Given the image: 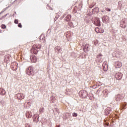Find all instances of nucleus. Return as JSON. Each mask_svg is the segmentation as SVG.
<instances>
[{
  "label": "nucleus",
  "instance_id": "nucleus-1",
  "mask_svg": "<svg viewBox=\"0 0 127 127\" xmlns=\"http://www.w3.org/2000/svg\"><path fill=\"white\" fill-rule=\"evenodd\" d=\"M41 48V45L40 44H34L32 47V49L31 50V51L32 53H33L34 54H37L38 53V50L40 49Z\"/></svg>",
  "mask_w": 127,
  "mask_h": 127
},
{
  "label": "nucleus",
  "instance_id": "nucleus-2",
  "mask_svg": "<svg viewBox=\"0 0 127 127\" xmlns=\"http://www.w3.org/2000/svg\"><path fill=\"white\" fill-rule=\"evenodd\" d=\"M26 73L29 76H31V75H33L34 74V71H33V67L31 66H29L26 70Z\"/></svg>",
  "mask_w": 127,
  "mask_h": 127
},
{
  "label": "nucleus",
  "instance_id": "nucleus-3",
  "mask_svg": "<svg viewBox=\"0 0 127 127\" xmlns=\"http://www.w3.org/2000/svg\"><path fill=\"white\" fill-rule=\"evenodd\" d=\"M115 77L117 80H121L123 78V74L122 73L118 72L115 74Z\"/></svg>",
  "mask_w": 127,
  "mask_h": 127
},
{
  "label": "nucleus",
  "instance_id": "nucleus-4",
  "mask_svg": "<svg viewBox=\"0 0 127 127\" xmlns=\"http://www.w3.org/2000/svg\"><path fill=\"white\" fill-rule=\"evenodd\" d=\"M94 24L96 26H100L101 25V22L100 21V19L99 18H96L94 20Z\"/></svg>",
  "mask_w": 127,
  "mask_h": 127
},
{
  "label": "nucleus",
  "instance_id": "nucleus-5",
  "mask_svg": "<svg viewBox=\"0 0 127 127\" xmlns=\"http://www.w3.org/2000/svg\"><path fill=\"white\" fill-rule=\"evenodd\" d=\"M39 119V115L38 114H35L33 116V122L35 123H38L39 120H38Z\"/></svg>",
  "mask_w": 127,
  "mask_h": 127
},
{
  "label": "nucleus",
  "instance_id": "nucleus-6",
  "mask_svg": "<svg viewBox=\"0 0 127 127\" xmlns=\"http://www.w3.org/2000/svg\"><path fill=\"white\" fill-rule=\"evenodd\" d=\"M125 96L123 94H118L116 96V101H121L122 99H124Z\"/></svg>",
  "mask_w": 127,
  "mask_h": 127
},
{
  "label": "nucleus",
  "instance_id": "nucleus-7",
  "mask_svg": "<svg viewBox=\"0 0 127 127\" xmlns=\"http://www.w3.org/2000/svg\"><path fill=\"white\" fill-rule=\"evenodd\" d=\"M95 31L97 33H104V29H100L99 27L95 28Z\"/></svg>",
  "mask_w": 127,
  "mask_h": 127
},
{
  "label": "nucleus",
  "instance_id": "nucleus-8",
  "mask_svg": "<svg viewBox=\"0 0 127 127\" xmlns=\"http://www.w3.org/2000/svg\"><path fill=\"white\" fill-rule=\"evenodd\" d=\"M30 59L31 62H32L33 63H35L36 61H37V59H36V57H35V56L34 55H32L30 57Z\"/></svg>",
  "mask_w": 127,
  "mask_h": 127
},
{
  "label": "nucleus",
  "instance_id": "nucleus-9",
  "mask_svg": "<svg viewBox=\"0 0 127 127\" xmlns=\"http://www.w3.org/2000/svg\"><path fill=\"white\" fill-rule=\"evenodd\" d=\"M115 65L116 68H121L123 66V64L120 62H117L115 63Z\"/></svg>",
  "mask_w": 127,
  "mask_h": 127
},
{
  "label": "nucleus",
  "instance_id": "nucleus-10",
  "mask_svg": "<svg viewBox=\"0 0 127 127\" xmlns=\"http://www.w3.org/2000/svg\"><path fill=\"white\" fill-rule=\"evenodd\" d=\"M17 97L19 100H22L24 99V94L22 93H19L17 95Z\"/></svg>",
  "mask_w": 127,
  "mask_h": 127
},
{
  "label": "nucleus",
  "instance_id": "nucleus-11",
  "mask_svg": "<svg viewBox=\"0 0 127 127\" xmlns=\"http://www.w3.org/2000/svg\"><path fill=\"white\" fill-rule=\"evenodd\" d=\"M102 20L105 21V22H109V20H110V18L108 16H104L102 18Z\"/></svg>",
  "mask_w": 127,
  "mask_h": 127
},
{
  "label": "nucleus",
  "instance_id": "nucleus-12",
  "mask_svg": "<svg viewBox=\"0 0 127 127\" xmlns=\"http://www.w3.org/2000/svg\"><path fill=\"white\" fill-rule=\"evenodd\" d=\"M126 107H127L126 103L122 104L121 106V111H125V110H126Z\"/></svg>",
  "mask_w": 127,
  "mask_h": 127
},
{
  "label": "nucleus",
  "instance_id": "nucleus-13",
  "mask_svg": "<svg viewBox=\"0 0 127 127\" xmlns=\"http://www.w3.org/2000/svg\"><path fill=\"white\" fill-rule=\"evenodd\" d=\"M5 93H6L5 90H4V89L0 88V95H2V96H4Z\"/></svg>",
  "mask_w": 127,
  "mask_h": 127
},
{
  "label": "nucleus",
  "instance_id": "nucleus-14",
  "mask_svg": "<svg viewBox=\"0 0 127 127\" xmlns=\"http://www.w3.org/2000/svg\"><path fill=\"white\" fill-rule=\"evenodd\" d=\"M26 117L28 119H30L32 117V113L31 112H28L26 113Z\"/></svg>",
  "mask_w": 127,
  "mask_h": 127
},
{
  "label": "nucleus",
  "instance_id": "nucleus-15",
  "mask_svg": "<svg viewBox=\"0 0 127 127\" xmlns=\"http://www.w3.org/2000/svg\"><path fill=\"white\" fill-rule=\"evenodd\" d=\"M71 17L72 16H71V15H67L65 18V19L66 21H70V20H71Z\"/></svg>",
  "mask_w": 127,
  "mask_h": 127
},
{
  "label": "nucleus",
  "instance_id": "nucleus-16",
  "mask_svg": "<svg viewBox=\"0 0 127 127\" xmlns=\"http://www.w3.org/2000/svg\"><path fill=\"white\" fill-rule=\"evenodd\" d=\"M121 27H122V28H126L127 27V24H126V22L125 21H123V23L120 24Z\"/></svg>",
  "mask_w": 127,
  "mask_h": 127
},
{
  "label": "nucleus",
  "instance_id": "nucleus-17",
  "mask_svg": "<svg viewBox=\"0 0 127 127\" xmlns=\"http://www.w3.org/2000/svg\"><path fill=\"white\" fill-rule=\"evenodd\" d=\"M103 70L107 71V68H108V65L106 64V63H104L102 64Z\"/></svg>",
  "mask_w": 127,
  "mask_h": 127
},
{
  "label": "nucleus",
  "instance_id": "nucleus-18",
  "mask_svg": "<svg viewBox=\"0 0 127 127\" xmlns=\"http://www.w3.org/2000/svg\"><path fill=\"white\" fill-rule=\"evenodd\" d=\"M40 40H45V37L44 35H41L40 37Z\"/></svg>",
  "mask_w": 127,
  "mask_h": 127
},
{
  "label": "nucleus",
  "instance_id": "nucleus-19",
  "mask_svg": "<svg viewBox=\"0 0 127 127\" xmlns=\"http://www.w3.org/2000/svg\"><path fill=\"white\" fill-rule=\"evenodd\" d=\"M68 25H69V26H70V27H72V26H73V23H72L71 22H69L68 23Z\"/></svg>",
  "mask_w": 127,
  "mask_h": 127
},
{
  "label": "nucleus",
  "instance_id": "nucleus-20",
  "mask_svg": "<svg viewBox=\"0 0 127 127\" xmlns=\"http://www.w3.org/2000/svg\"><path fill=\"white\" fill-rule=\"evenodd\" d=\"M44 111V108H41L39 110L40 113H43Z\"/></svg>",
  "mask_w": 127,
  "mask_h": 127
},
{
  "label": "nucleus",
  "instance_id": "nucleus-21",
  "mask_svg": "<svg viewBox=\"0 0 127 127\" xmlns=\"http://www.w3.org/2000/svg\"><path fill=\"white\" fill-rule=\"evenodd\" d=\"M78 116V114L76 113H72V117H77Z\"/></svg>",
  "mask_w": 127,
  "mask_h": 127
},
{
  "label": "nucleus",
  "instance_id": "nucleus-22",
  "mask_svg": "<svg viewBox=\"0 0 127 127\" xmlns=\"http://www.w3.org/2000/svg\"><path fill=\"white\" fill-rule=\"evenodd\" d=\"M88 48H89V45L86 44L84 47V50H85V49H88Z\"/></svg>",
  "mask_w": 127,
  "mask_h": 127
},
{
  "label": "nucleus",
  "instance_id": "nucleus-23",
  "mask_svg": "<svg viewBox=\"0 0 127 127\" xmlns=\"http://www.w3.org/2000/svg\"><path fill=\"white\" fill-rule=\"evenodd\" d=\"M1 28H2V29H4V28H6V26H5V25L2 24L1 25Z\"/></svg>",
  "mask_w": 127,
  "mask_h": 127
},
{
  "label": "nucleus",
  "instance_id": "nucleus-24",
  "mask_svg": "<svg viewBox=\"0 0 127 127\" xmlns=\"http://www.w3.org/2000/svg\"><path fill=\"white\" fill-rule=\"evenodd\" d=\"M14 22V23H15L16 24H18V20H17V19H15Z\"/></svg>",
  "mask_w": 127,
  "mask_h": 127
},
{
  "label": "nucleus",
  "instance_id": "nucleus-25",
  "mask_svg": "<svg viewBox=\"0 0 127 127\" xmlns=\"http://www.w3.org/2000/svg\"><path fill=\"white\" fill-rule=\"evenodd\" d=\"M18 26V27H20V28H21L22 27V25H21V23H19Z\"/></svg>",
  "mask_w": 127,
  "mask_h": 127
},
{
  "label": "nucleus",
  "instance_id": "nucleus-26",
  "mask_svg": "<svg viewBox=\"0 0 127 127\" xmlns=\"http://www.w3.org/2000/svg\"><path fill=\"white\" fill-rule=\"evenodd\" d=\"M106 10H107V11H111V9L109 8H106Z\"/></svg>",
  "mask_w": 127,
  "mask_h": 127
},
{
  "label": "nucleus",
  "instance_id": "nucleus-27",
  "mask_svg": "<svg viewBox=\"0 0 127 127\" xmlns=\"http://www.w3.org/2000/svg\"><path fill=\"white\" fill-rule=\"evenodd\" d=\"M5 58H7V59H8L7 60H8V59H9V57L6 56Z\"/></svg>",
  "mask_w": 127,
  "mask_h": 127
},
{
  "label": "nucleus",
  "instance_id": "nucleus-28",
  "mask_svg": "<svg viewBox=\"0 0 127 127\" xmlns=\"http://www.w3.org/2000/svg\"><path fill=\"white\" fill-rule=\"evenodd\" d=\"M93 6H94V5H93V6L90 5V6H89V7H90V8H92Z\"/></svg>",
  "mask_w": 127,
  "mask_h": 127
},
{
  "label": "nucleus",
  "instance_id": "nucleus-29",
  "mask_svg": "<svg viewBox=\"0 0 127 127\" xmlns=\"http://www.w3.org/2000/svg\"><path fill=\"white\" fill-rule=\"evenodd\" d=\"M16 64V63H12V64H11V65H12V64Z\"/></svg>",
  "mask_w": 127,
  "mask_h": 127
},
{
  "label": "nucleus",
  "instance_id": "nucleus-30",
  "mask_svg": "<svg viewBox=\"0 0 127 127\" xmlns=\"http://www.w3.org/2000/svg\"><path fill=\"white\" fill-rule=\"evenodd\" d=\"M106 125L107 126V127H109V123H106Z\"/></svg>",
  "mask_w": 127,
  "mask_h": 127
},
{
  "label": "nucleus",
  "instance_id": "nucleus-31",
  "mask_svg": "<svg viewBox=\"0 0 127 127\" xmlns=\"http://www.w3.org/2000/svg\"><path fill=\"white\" fill-rule=\"evenodd\" d=\"M50 9H51V10H53V8H50Z\"/></svg>",
  "mask_w": 127,
  "mask_h": 127
},
{
  "label": "nucleus",
  "instance_id": "nucleus-32",
  "mask_svg": "<svg viewBox=\"0 0 127 127\" xmlns=\"http://www.w3.org/2000/svg\"><path fill=\"white\" fill-rule=\"evenodd\" d=\"M27 127H31L30 125H29Z\"/></svg>",
  "mask_w": 127,
  "mask_h": 127
},
{
  "label": "nucleus",
  "instance_id": "nucleus-33",
  "mask_svg": "<svg viewBox=\"0 0 127 127\" xmlns=\"http://www.w3.org/2000/svg\"><path fill=\"white\" fill-rule=\"evenodd\" d=\"M56 127H60V126H57Z\"/></svg>",
  "mask_w": 127,
  "mask_h": 127
},
{
  "label": "nucleus",
  "instance_id": "nucleus-34",
  "mask_svg": "<svg viewBox=\"0 0 127 127\" xmlns=\"http://www.w3.org/2000/svg\"><path fill=\"white\" fill-rule=\"evenodd\" d=\"M109 114H110V112H108V113L107 114V115H109Z\"/></svg>",
  "mask_w": 127,
  "mask_h": 127
},
{
  "label": "nucleus",
  "instance_id": "nucleus-35",
  "mask_svg": "<svg viewBox=\"0 0 127 127\" xmlns=\"http://www.w3.org/2000/svg\"><path fill=\"white\" fill-rule=\"evenodd\" d=\"M109 109H110V108L107 109V111H108V110H109Z\"/></svg>",
  "mask_w": 127,
  "mask_h": 127
},
{
  "label": "nucleus",
  "instance_id": "nucleus-36",
  "mask_svg": "<svg viewBox=\"0 0 127 127\" xmlns=\"http://www.w3.org/2000/svg\"><path fill=\"white\" fill-rule=\"evenodd\" d=\"M82 93V92H80L79 93Z\"/></svg>",
  "mask_w": 127,
  "mask_h": 127
}]
</instances>
